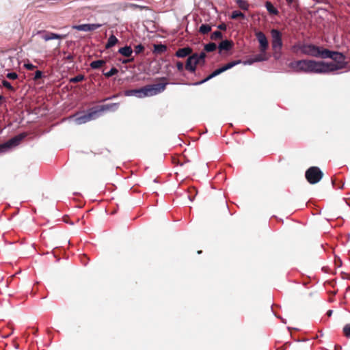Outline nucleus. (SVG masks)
Masks as SVG:
<instances>
[{
  "label": "nucleus",
  "instance_id": "nucleus-1",
  "mask_svg": "<svg viewBox=\"0 0 350 350\" xmlns=\"http://www.w3.org/2000/svg\"><path fill=\"white\" fill-rule=\"evenodd\" d=\"M167 83H159L137 89L136 97L144 98L157 95L163 92Z\"/></svg>",
  "mask_w": 350,
  "mask_h": 350
},
{
  "label": "nucleus",
  "instance_id": "nucleus-2",
  "mask_svg": "<svg viewBox=\"0 0 350 350\" xmlns=\"http://www.w3.org/2000/svg\"><path fill=\"white\" fill-rule=\"evenodd\" d=\"M322 54L323 58H330L333 59L334 62H336V64L332 62L327 63L328 65H333L334 67L337 68L334 69V71L345 68L347 62L345 61V57L342 53L336 51H332L325 49H323V52Z\"/></svg>",
  "mask_w": 350,
  "mask_h": 350
},
{
  "label": "nucleus",
  "instance_id": "nucleus-3",
  "mask_svg": "<svg viewBox=\"0 0 350 350\" xmlns=\"http://www.w3.org/2000/svg\"><path fill=\"white\" fill-rule=\"evenodd\" d=\"M336 68L328 65L327 62L310 60L309 73L326 74L334 72Z\"/></svg>",
  "mask_w": 350,
  "mask_h": 350
},
{
  "label": "nucleus",
  "instance_id": "nucleus-4",
  "mask_svg": "<svg viewBox=\"0 0 350 350\" xmlns=\"http://www.w3.org/2000/svg\"><path fill=\"white\" fill-rule=\"evenodd\" d=\"M323 177V172L318 167H310L306 172V178L310 184L319 183Z\"/></svg>",
  "mask_w": 350,
  "mask_h": 350
},
{
  "label": "nucleus",
  "instance_id": "nucleus-5",
  "mask_svg": "<svg viewBox=\"0 0 350 350\" xmlns=\"http://www.w3.org/2000/svg\"><path fill=\"white\" fill-rule=\"evenodd\" d=\"M271 46L275 53L282 49L283 43L282 40V33L278 29H273L271 31Z\"/></svg>",
  "mask_w": 350,
  "mask_h": 350
},
{
  "label": "nucleus",
  "instance_id": "nucleus-6",
  "mask_svg": "<svg viewBox=\"0 0 350 350\" xmlns=\"http://www.w3.org/2000/svg\"><path fill=\"white\" fill-rule=\"evenodd\" d=\"M310 60L301 59L293 61L289 64V67L295 72L309 73Z\"/></svg>",
  "mask_w": 350,
  "mask_h": 350
},
{
  "label": "nucleus",
  "instance_id": "nucleus-7",
  "mask_svg": "<svg viewBox=\"0 0 350 350\" xmlns=\"http://www.w3.org/2000/svg\"><path fill=\"white\" fill-rule=\"evenodd\" d=\"M25 136V134H20L0 144V152H6L8 150L18 146Z\"/></svg>",
  "mask_w": 350,
  "mask_h": 350
},
{
  "label": "nucleus",
  "instance_id": "nucleus-8",
  "mask_svg": "<svg viewBox=\"0 0 350 350\" xmlns=\"http://www.w3.org/2000/svg\"><path fill=\"white\" fill-rule=\"evenodd\" d=\"M323 49L312 44H306L304 55L323 58Z\"/></svg>",
  "mask_w": 350,
  "mask_h": 350
},
{
  "label": "nucleus",
  "instance_id": "nucleus-9",
  "mask_svg": "<svg viewBox=\"0 0 350 350\" xmlns=\"http://www.w3.org/2000/svg\"><path fill=\"white\" fill-rule=\"evenodd\" d=\"M33 35L34 36L40 35L41 36V38L46 42L51 40H54V39H62V38H65L66 37V34H64V35L57 34L55 33L49 32V31H44V30L37 31L36 33H34Z\"/></svg>",
  "mask_w": 350,
  "mask_h": 350
},
{
  "label": "nucleus",
  "instance_id": "nucleus-10",
  "mask_svg": "<svg viewBox=\"0 0 350 350\" xmlns=\"http://www.w3.org/2000/svg\"><path fill=\"white\" fill-rule=\"evenodd\" d=\"M255 36L259 42L260 52L266 53L268 47L269 42L265 33L260 31L255 32Z\"/></svg>",
  "mask_w": 350,
  "mask_h": 350
},
{
  "label": "nucleus",
  "instance_id": "nucleus-11",
  "mask_svg": "<svg viewBox=\"0 0 350 350\" xmlns=\"http://www.w3.org/2000/svg\"><path fill=\"white\" fill-rule=\"evenodd\" d=\"M98 111L89 112L75 118V121L77 124H85L90 120H92L98 117Z\"/></svg>",
  "mask_w": 350,
  "mask_h": 350
},
{
  "label": "nucleus",
  "instance_id": "nucleus-12",
  "mask_svg": "<svg viewBox=\"0 0 350 350\" xmlns=\"http://www.w3.org/2000/svg\"><path fill=\"white\" fill-rule=\"evenodd\" d=\"M102 24L99 23H93V24H82V25H75L72 27L74 29L82 31H92L102 27Z\"/></svg>",
  "mask_w": 350,
  "mask_h": 350
},
{
  "label": "nucleus",
  "instance_id": "nucleus-13",
  "mask_svg": "<svg viewBox=\"0 0 350 350\" xmlns=\"http://www.w3.org/2000/svg\"><path fill=\"white\" fill-rule=\"evenodd\" d=\"M196 56L190 55L186 62L185 69L191 73H194L196 70L198 61L195 59Z\"/></svg>",
  "mask_w": 350,
  "mask_h": 350
},
{
  "label": "nucleus",
  "instance_id": "nucleus-14",
  "mask_svg": "<svg viewBox=\"0 0 350 350\" xmlns=\"http://www.w3.org/2000/svg\"><path fill=\"white\" fill-rule=\"evenodd\" d=\"M306 44H304L301 42H296L295 44H293L291 50V51L295 54H303L305 53V49H306Z\"/></svg>",
  "mask_w": 350,
  "mask_h": 350
},
{
  "label": "nucleus",
  "instance_id": "nucleus-15",
  "mask_svg": "<svg viewBox=\"0 0 350 350\" xmlns=\"http://www.w3.org/2000/svg\"><path fill=\"white\" fill-rule=\"evenodd\" d=\"M224 72V70L222 69V68H219L218 69H216L215 70H214L210 75H208L207 77H206L205 79H204L203 80L200 81H198V82H196L193 83L194 85H201L208 81H209L210 79H211L212 78L219 75V74Z\"/></svg>",
  "mask_w": 350,
  "mask_h": 350
},
{
  "label": "nucleus",
  "instance_id": "nucleus-16",
  "mask_svg": "<svg viewBox=\"0 0 350 350\" xmlns=\"http://www.w3.org/2000/svg\"><path fill=\"white\" fill-rule=\"evenodd\" d=\"M233 42L232 40H225L221 41L218 46V49L219 52L221 53L222 51H230L233 46Z\"/></svg>",
  "mask_w": 350,
  "mask_h": 350
},
{
  "label": "nucleus",
  "instance_id": "nucleus-17",
  "mask_svg": "<svg viewBox=\"0 0 350 350\" xmlns=\"http://www.w3.org/2000/svg\"><path fill=\"white\" fill-rule=\"evenodd\" d=\"M191 53L192 49L190 47H184L179 49L175 55L177 57L183 58L189 55Z\"/></svg>",
  "mask_w": 350,
  "mask_h": 350
},
{
  "label": "nucleus",
  "instance_id": "nucleus-18",
  "mask_svg": "<svg viewBox=\"0 0 350 350\" xmlns=\"http://www.w3.org/2000/svg\"><path fill=\"white\" fill-rule=\"evenodd\" d=\"M119 107V103H109L106 105H103L100 107V111H115Z\"/></svg>",
  "mask_w": 350,
  "mask_h": 350
},
{
  "label": "nucleus",
  "instance_id": "nucleus-19",
  "mask_svg": "<svg viewBox=\"0 0 350 350\" xmlns=\"http://www.w3.org/2000/svg\"><path fill=\"white\" fill-rule=\"evenodd\" d=\"M118 53L126 57H129L132 55L133 49L130 46H125L119 49Z\"/></svg>",
  "mask_w": 350,
  "mask_h": 350
},
{
  "label": "nucleus",
  "instance_id": "nucleus-20",
  "mask_svg": "<svg viewBox=\"0 0 350 350\" xmlns=\"http://www.w3.org/2000/svg\"><path fill=\"white\" fill-rule=\"evenodd\" d=\"M153 47V53L155 54H161L167 51V46L165 44H155Z\"/></svg>",
  "mask_w": 350,
  "mask_h": 350
},
{
  "label": "nucleus",
  "instance_id": "nucleus-21",
  "mask_svg": "<svg viewBox=\"0 0 350 350\" xmlns=\"http://www.w3.org/2000/svg\"><path fill=\"white\" fill-rule=\"evenodd\" d=\"M118 42V38L114 35H111L106 44V49H109L113 46Z\"/></svg>",
  "mask_w": 350,
  "mask_h": 350
},
{
  "label": "nucleus",
  "instance_id": "nucleus-22",
  "mask_svg": "<svg viewBox=\"0 0 350 350\" xmlns=\"http://www.w3.org/2000/svg\"><path fill=\"white\" fill-rule=\"evenodd\" d=\"M265 7L267 11L271 14L273 15H278V10L274 8L273 4L270 1H267L265 3Z\"/></svg>",
  "mask_w": 350,
  "mask_h": 350
},
{
  "label": "nucleus",
  "instance_id": "nucleus-23",
  "mask_svg": "<svg viewBox=\"0 0 350 350\" xmlns=\"http://www.w3.org/2000/svg\"><path fill=\"white\" fill-rule=\"evenodd\" d=\"M254 58V62H260L267 61L268 59V57L266 55V53H262L255 55L252 57Z\"/></svg>",
  "mask_w": 350,
  "mask_h": 350
},
{
  "label": "nucleus",
  "instance_id": "nucleus-24",
  "mask_svg": "<svg viewBox=\"0 0 350 350\" xmlns=\"http://www.w3.org/2000/svg\"><path fill=\"white\" fill-rule=\"evenodd\" d=\"M192 56H196L195 59L198 61V64H200L201 62L204 64L205 63V58H206V53L205 52L202 51L200 54L198 53H193L191 55Z\"/></svg>",
  "mask_w": 350,
  "mask_h": 350
},
{
  "label": "nucleus",
  "instance_id": "nucleus-25",
  "mask_svg": "<svg viewBox=\"0 0 350 350\" xmlns=\"http://www.w3.org/2000/svg\"><path fill=\"white\" fill-rule=\"evenodd\" d=\"M241 63V60L232 61V62H230L226 64V65L223 66L221 68H222L224 72H225V71L232 68L234 66L238 65Z\"/></svg>",
  "mask_w": 350,
  "mask_h": 350
},
{
  "label": "nucleus",
  "instance_id": "nucleus-26",
  "mask_svg": "<svg viewBox=\"0 0 350 350\" xmlns=\"http://www.w3.org/2000/svg\"><path fill=\"white\" fill-rule=\"evenodd\" d=\"M239 7L243 10H247L250 5L245 0H235Z\"/></svg>",
  "mask_w": 350,
  "mask_h": 350
},
{
  "label": "nucleus",
  "instance_id": "nucleus-27",
  "mask_svg": "<svg viewBox=\"0 0 350 350\" xmlns=\"http://www.w3.org/2000/svg\"><path fill=\"white\" fill-rule=\"evenodd\" d=\"M105 61L102 60V59H99V60H96V61H93L91 62L90 64V67L92 68V69H98L99 68H100L104 64H105Z\"/></svg>",
  "mask_w": 350,
  "mask_h": 350
},
{
  "label": "nucleus",
  "instance_id": "nucleus-28",
  "mask_svg": "<svg viewBox=\"0 0 350 350\" xmlns=\"http://www.w3.org/2000/svg\"><path fill=\"white\" fill-rule=\"evenodd\" d=\"M211 30V27L208 24H202L199 29V32L202 34H206Z\"/></svg>",
  "mask_w": 350,
  "mask_h": 350
},
{
  "label": "nucleus",
  "instance_id": "nucleus-29",
  "mask_svg": "<svg viewBox=\"0 0 350 350\" xmlns=\"http://www.w3.org/2000/svg\"><path fill=\"white\" fill-rule=\"evenodd\" d=\"M288 5L295 10L299 8V3L297 0H286Z\"/></svg>",
  "mask_w": 350,
  "mask_h": 350
},
{
  "label": "nucleus",
  "instance_id": "nucleus-30",
  "mask_svg": "<svg viewBox=\"0 0 350 350\" xmlns=\"http://www.w3.org/2000/svg\"><path fill=\"white\" fill-rule=\"evenodd\" d=\"M217 48L216 44L213 42H209L204 46V50L207 52H213Z\"/></svg>",
  "mask_w": 350,
  "mask_h": 350
},
{
  "label": "nucleus",
  "instance_id": "nucleus-31",
  "mask_svg": "<svg viewBox=\"0 0 350 350\" xmlns=\"http://www.w3.org/2000/svg\"><path fill=\"white\" fill-rule=\"evenodd\" d=\"M239 17H241L242 18H245V14L240 11L235 10L232 12V14H231L232 19H237Z\"/></svg>",
  "mask_w": 350,
  "mask_h": 350
},
{
  "label": "nucleus",
  "instance_id": "nucleus-32",
  "mask_svg": "<svg viewBox=\"0 0 350 350\" xmlns=\"http://www.w3.org/2000/svg\"><path fill=\"white\" fill-rule=\"evenodd\" d=\"M85 77L83 75H78L75 77H72L70 79V82L71 83H78L82 81L84 79Z\"/></svg>",
  "mask_w": 350,
  "mask_h": 350
},
{
  "label": "nucleus",
  "instance_id": "nucleus-33",
  "mask_svg": "<svg viewBox=\"0 0 350 350\" xmlns=\"http://www.w3.org/2000/svg\"><path fill=\"white\" fill-rule=\"evenodd\" d=\"M118 72V70L116 68L113 67L112 68L110 69L109 71L105 72L104 75L106 77H111L113 75L117 74Z\"/></svg>",
  "mask_w": 350,
  "mask_h": 350
},
{
  "label": "nucleus",
  "instance_id": "nucleus-34",
  "mask_svg": "<svg viewBox=\"0 0 350 350\" xmlns=\"http://www.w3.org/2000/svg\"><path fill=\"white\" fill-rule=\"evenodd\" d=\"M222 38V33L219 31H214L211 36V40H217Z\"/></svg>",
  "mask_w": 350,
  "mask_h": 350
},
{
  "label": "nucleus",
  "instance_id": "nucleus-35",
  "mask_svg": "<svg viewBox=\"0 0 350 350\" xmlns=\"http://www.w3.org/2000/svg\"><path fill=\"white\" fill-rule=\"evenodd\" d=\"M2 85H3V86L9 90L12 91V92L14 91V88H13V86L11 85V83L9 81H8L6 80H3Z\"/></svg>",
  "mask_w": 350,
  "mask_h": 350
},
{
  "label": "nucleus",
  "instance_id": "nucleus-36",
  "mask_svg": "<svg viewBox=\"0 0 350 350\" xmlns=\"http://www.w3.org/2000/svg\"><path fill=\"white\" fill-rule=\"evenodd\" d=\"M137 89L128 90L124 92V95L126 96H136Z\"/></svg>",
  "mask_w": 350,
  "mask_h": 350
},
{
  "label": "nucleus",
  "instance_id": "nucleus-37",
  "mask_svg": "<svg viewBox=\"0 0 350 350\" xmlns=\"http://www.w3.org/2000/svg\"><path fill=\"white\" fill-rule=\"evenodd\" d=\"M144 50V46L142 44H137L135 46L134 51L136 54H139Z\"/></svg>",
  "mask_w": 350,
  "mask_h": 350
},
{
  "label": "nucleus",
  "instance_id": "nucleus-38",
  "mask_svg": "<svg viewBox=\"0 0 350 350\" xmlns=\"http://www.w3.org/2000/svg\"><path fill=\"white\" fill-rule=\"evenodd\" d=\"M343 332L346 337L350 338V324H347L343 328Z\"/></svg>",
  "mask_w": 350,
  "mask_h": 350
},
{
  "label": "nucleus",
  "instance_id": "nucleus-39",
  "mask_svg": "<svg viewBox=\"0 0 350 350\" xmlns=\"http://www.w3.org/2000/svg\"><path fill=\"white\" fill-rule=\"evenodd\" d=\"M6 77L8 79H10L14 80V79H16L18 78V75L16 72H8L7 74Z\"/></svg>",
  "mask_w": 350,
  "mask_h": 350
},
{
  "label": "nucleus",
  "instance_id": "nucleus-40",
  "mask_svg": "<svg viewBox=\"0 0 350 350\" xmlns=\"http://www.w3.org/2000/svg\"><path fill=\"white\" fill-rule=\"evenodd\" d=\"M24 67L29 70H33V69L36 68V66H34L33 64H32L31 63L27 62V63H25Z\"/></svg>",
  "mask_w": 350,
  "mask_h": 350
},
{
  "label": "nucleus",
  "instance_id": "nucleus-41",
  "mask_svg": "<svg viewBox=\"0 0 350 350\" xmlns=\"http://www.w3.org/2000/svg\"><path fill=\"white\" fill-rule=\"evenodd\" d=\"M42 77V72L40 71V70H37L35 72V75H34L33 79L34 80H38V79H40Z\"/></svg>",
  "mask_w": 350,
  "mask_h": 350
},
{
  "label": "nucleus",
  "instance_id": "nucleus-42",
  "mask_svg": "<svg viewBox=\"0 0 350 350\" xmlns=\"http://www.w3.org/2000/svg\"><path fill=\"white\" fill-rule=\"evenodd\" d=\"M176 67L179 71H183L184 68V65L181 62H178L176 63Z\"/></svg>",
  "mask_w": 350,
  "mask_h": 350
},
{
  "label": "nucleus",
  "instance_id": "nucleus-43",
  "mask_svg": "<svg viewBox=\"0 0 350 350\" xmlns=\"http://www.w3.org/2000/svg\"><path fill=\"white\" fill-rule=\"evenodd\" d=\"M254 63H255V62H254V60L253 57H251V58L248 59L247 60H246V61H245L243 62V64L245 65H251V64H252Z\"/></svg>",
  "mask_w": 350,
  "mask_h": 350
},
{
  "label": "nucleus",
  "instance_id": "nucleus-44",
  "mask_svg": "<svg viewBox=\"0 0 350 350\" xmlns=\"http://www.w3.org/2000/svg\"><path fill=\"white\" fill-rule=\"evenodd\" d=\"M218 28L221 30H226V25L224 23L220 24L218 25Z\"/></svg>",
  "mask_w": 350,
  "mask_h": 350
},
{
  "label": "nucleus",
  "instance_id": "nucleus-45",
  "mask_svg": "<svg viewBox=\"0 0 350 350\" xmlns=\"http://www.w3.org/2000/svg\"><path fill=\"white\" fill-rule=\"evenodd\" d=\"M66 59L71 61L73 59V56L72 55H68V56L66 57Z\"/></svg>",
  "mask_w": 350,
  "mask_h": 350
},
{
  "label": "nucleus",
  "instance_id": "nucleus-46",
  "mask_svg": "<svg viewBox=\"0 0 350 350\" xmlns=\"http://www.w3.org/2000/svg\"><path fill=\"white\" fill-rule=\"evenodd\" d=\"M327 314L328 317H331V315L332 314V310H329L327 312Z\"/></svg>",
  "mask_w": 350,
  "mask_h": 350
},
{
  "label": "nucleus",
  "instance_id": "nucleus-47",
  "mask_svg": "<svg viewBox=\"0 0 350 350\" xmlns=\"http://www.w3.org/2000/svg\"><path fill=\"white\" fill-rule=\"evenodd\" d=\"M130 62V60H124V61H123V63H127V62Z\"/></svg>",
  "mask_w": 350,
  "mask_h": 350
},
{
  "label": "nucleus",
  "instance_id": "nucleus-48",
  "mask_svg": "<svg viewBox=\"0 0 350 350\" xmlns=\"http://www.w3.org/2000/svg\"><path fill=\"white\" fill-rule=\"evenodd\" d=\"M2 99H3V96L0 95V102L1 101Z\"/></svg>",
  "mask_w": 350,
  "mask_h": 350
},
{
  "label": "nucleus",
  "instance_id": "nucleus-49",
  "mask_svg": "<svg viewBox=\"0 0 350 350\" xmlns=\"http://www.w3.org/2000/svg\"><path fill=\"white\" fill-rule=\"evenodd\" d=\"M202 251H198V254H201Z\"/></svg>",
  "mask_w": 350,
  "mask_h": 350
},
{
  "label": "nucleus",
  "instance_id": "nucleus-50",
  "mask_svg": "<svg viewBox=\"0 0 350 350\" xmlns=\"http://www.w3.org/2000/svg\"><path fill=\"white\" fill-rule=\"evenodd\" d=\"M349 70H350V66H349Z\"/></svg>",
  "mask_w": 350,
  "mask_h": 350
}]
</instances>
